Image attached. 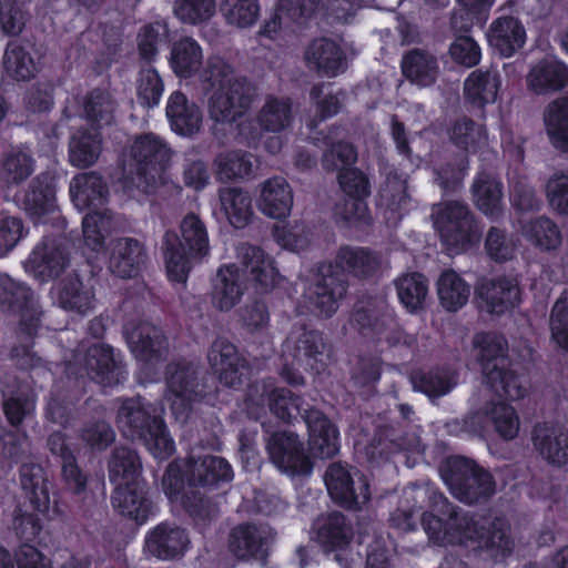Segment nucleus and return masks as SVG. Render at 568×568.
I'll list each match as a JSON object with an SVG mask.
<instances>
[{
	"label": "nucleus",
	"instance_id": "nucleus-1",
	"mask_svg": "<svg viewBox=\"0 0 568 568\" xmlns=\"http://www.w3.org/2000/svg\"><path fill=\"white\" fill-rule=\"evenodd\" d=\"M424 511L423 528L434 545H473L504 556L511 549L501 520L479 523L468 513L458 510L430 484L412 485L404 489V505L390 516V524L400 531L416 528L415 511Z\"/></svg>",
	"mask_w": 568,
	"mask_h": 568
},
{
	"label": "nucleus",
	"instance_id": "nucleus-2",
	"mask_svg": "<svg viewBox=\"0 0 568 568\" xmlns=\"http://www.w3.org/2000/svg\"><path fill=\"white\" fill-rule=\"evenodd\" d=\"M200 81L207 94L209 115L216 123L235 121L253 101L252 84L239 75L234 65L222 55L207 58L200 72Z\"/></svg>",
	"mask_w": 568,
	"mask_h": 568
},
{
	"label": "nucleus",
	"instance_id": "nucleus-3",
	"mask_svg": "<svg viewBox=\"0 0 568 568\" xmlns=\"http://www.w3.org/2000/svg\"><path fill=\"white\" fill-rule=\"evenodd\" d=\"M162 248L169 278L184 283L193 261H200L210 253L209 233L204 222L194 213L186 214L180 223V236L166 232Z\"/></svg>",
	"mask_w": 568,
	"mask_h": 568
},
{
	"label": "nucleus",
	"instance_id": "nucleus-4",
	"mask_svg": "<svg viewBox=\"0 0 568 568\" xmlns=\"http://www.w3.org/2000/svg\"><path fill=\"white\" fill-rule=\"evenodd\" d=\"M475 356L481 368L484 383L498 396L523 398L526 383L508 368L507 343L494 333H478L473 338Z\"/></svg>",
	"mask_w": 568,
	"mask_h": 568
},
{
	"label": "nucleus",
	"instance_id": "nucleus-5",
	"mask_svg": "<svg viewBox=\"0 0 568 568\" xmlns=\"http://www.w3.org/2000/svg\"><path fill=\"white\" fill-rule=\"evenodd\" d=\"M171 150L158 135L148 133L138 136L130 148V159L124 164V187L150 192L170 161Z\"/></svg>",
	"mask_w": 568,
	"mask_h": 568
},
{
	"label": "nucleus",
	"instance_id": "nucleus-6",
	"mask_svg": "<svg viewBox=\"0 0 568 568\" xmlns=\"http://www.w3.org/2000/svg\"><path fill=\"white\" fill-rule=\"evenodd\" d=\"M432 219L443 245L450 255L459 254L479 242V227L468 207L458 201L434 205Z\"/></svg>",
	"mask_w": 568,
	"mask_h": 568
},
{
	"label": "nucleus",
	"instance_id": "nucleus-7",
	"mask_svg": "<svg viewBox=\"0 0 568 568\" xmlns=\"http://www.w3.org/2000/svg\"><path fill=\"white\" fill-rule=\"evenodd\" d=\"M440 476L452 495L468 505L486 500L495 493L493 476L464 457L446 459Z\"/></svg>",
	"mask_w": 568,
	"mask_h": 568
},
{
	"label": "nucleus",
	"instance_id": "nucleus-8",
	"mask_svg": "<svg viewBox=\"0 0 568 568\" xmlns=\"http://www.w3.org/2000/svg\"><path fill=\"white\" fill-rule=\"evenodd\" d=\"M266 406L278 418L288 422L300 413L301 398L290 389L277 387L273 379L255 382L247 389V412L258 418Z\"/></svg>",
	"mask_w": 568,
	"mask_h": 568
},
{
	"label": "nucleus",
	"instance_id": "nucleus-9",
	"mask_svg": "<svg viewBox=\"0 0 568 568\" xmlns=\"http://www.w3.org/2000/svg\"><path fill=\"white\" fill-rule=\"evenodd\" d=\"M0 311L19 315L20 331L28 337L37 332L41 312L34 293L7 274H0Z\"/></svg>",
	"mask_w": 568,
	"mask_h": 568
},
{
	"label": "nucleus",
	"instance_id": "nucleus-10",
	"mask_svg": "<svg viewBox=\"0 0 568 568\" xmlns=\"http://www.w3.org/2000/svg\"><path fill=\"white\" fill-rule=\"evenodd\" d=\"M165 400L170 404L174 418L185 423L193 400L200 395L197 367L189 363H174L168 367Z\"/></svg>",
	"mask_w": 568,
	"mask_h": 568
},
{
	"label": "nucleus",
	"instance_id": "nucleus-11",
	"mask_svg": "<svg viewBox=\"0 0 568 568\" xmlns=\"http://www.w3.org/2000/svg\"><path fill=\"white\" fill-rule=\"evenodd\" d=\"M324 479L329 496L346 508L361 509L369 500L367 479L358 470L334 463L327 468Z\"/></svg>",
	"mask_w": 568,
	"mask_h": 568
},
{
	"label": "nucleus",
	"instance_id": "nucleus-12",
	"mask_svg": "<svg viewBox=\"0 0 568 568\" xmlns=\"http://www.w3.org/2000/svg\"><path fill=\"white\" fill-rule=\"evenodd\" d=\"M70 265L67 240L43 237L23 263L24 271L34 278L45 282L59 276Z\"/></svg>",
	"mask_w": 568,
	"mask_h": 568
},
{
	"label": "nucleus",
	"instance_id": "nucleus-13",
	"mask_svg": "<svg viewBox=\"0 0 568 568\" xmlns=\"http://www.w3.org/2000/svg\"><path fill=\"white\" fill-rule=\"evenodd\" d=\"M266 449L272 463L281 471L290 476H307L312 473V463L296 434H273L266 443Z\"/></svg>",
	"mask_w": 568,
	"mask_h": 568
},
{
	"label": "nucleus",
	"instance_id": "nucleus-14",
	"mask_svg": "<svg viewBox=\"0 0 568 568\" xmlns=\"http://www.w3.org/2000/svg\"><path fill=\"white\" fill-rule=\"evenodd\" d=\"M124 334L129 347L143 369L154 367L163 361L168 354V343L162 331L150 324H126Z\"/></svg>",
	"mask_w": 568,
	"mask_h": 568
},
{
	"label": "nucleus",
	"instance_id": "nucleus-15",
	"mask_svg": "<svg viewBox=\"0 0 568 568\" xmlns=\"http://www.w3.org/2000/svg\"><path fill=\"white\" fill-rule=\"evenodd\" d=\"M485 422L489 423L494 430L505 440L514 439L519 432V416L513 406L505 402L488 403L483 413L469 415L464 420L465 432L483 436L485 432Z\"/></svg>",
	"mask_w": 568,
	"mask_h": 568
},
{
	"label": "nucleus",
	"instance_id": "nucleus-16",
	"mask_svg": "<svg viewBox=\"0 0 568 568\" xmlns=\"http://www.w3.org/2000/svg\"><path fill=\"white\" fill-rule=\"evenodd\" d=\"M346 294V282L334 273L333 264H323L308 286L306 297L318 315L329 317L338 308L339 301Z\"/></svg>",
	"mask_w": 568,
	"mask_h": 568
},
{
	"label": "nucleus",
	"instance_id": "nucleus-17",
	"mask_svg": "<svg viewBox=\"0 0 568 568\" xmlns=\"http://www.w3.org/2000/svg\"><path fill=\"white\" fill-rule=\"evenodd\" d=\"M114 509L122 516L143 525L154 516L156 509L148 497L145 483L141 479L128 485L115 486L112 495Z\"/></svg>",
	"mask_w": 568,
	"mask_h": 568
},
{
	"label": "nucleus",
	"instance_id": "nucleus-18",
	"mask_svg": "<svg viewBox=\"0 0 568 568\" xmlns=\"http://www.w3.org/2000/svg\"><path fill=\"white\" fill-rule=\"evenodd\" d=\"M0 392L3 413L11 425H19L33 414L36 394L27 382L8 375L0 382Z\"/></svg>",
	"mask_w": 568,
	"mask_h": 568
},
{
	"label": "nucleus",
	"instance_id": "nucleus-19",
	"mask_svg": "<svg viewBox=\"0 0 568 568\" xmlns=\"http://www.w3.org/2000/svg\"><path fill=\"white\" fill-rule=\"evenodd\" d=\"M207 361L219 381L234 387L242 382L246 372V362L239 354L236 347L224 338H217L211 345Z\"/></svg>",
	"mask_w": 568,
	"mask_h": 568
},
{
	"label": "nucleus",
	"instance_id": "nucleus-20",
	"mask_svg": "<svg viewBox=\"0 0 568 568\" xmlns=\"http://www.w3.org/2000/svg\"><path fill=\"white\" fill-rule=\"evenodd\" d=\"M481 307L489 313L503 314L520 301V288L516 277L501 276L483 280L476 287Z\"/></svg>",
	"mask_w": 568,
	"mask_h": 568
},
{
	"label": "nucleus",
	"instance_id": "nucleus-21",
	"mask_svg": "<svg viewBox=\"0 0 568 568\" xmlns=\"http://www.w3.org/2000/svg\"><path fill=\"white\" fill-rule=\"evenodd\" d=\"M78 364L82 365L81 359L77 355L74 363H70L67 369L80 375L85 373L90 378L103 385H112L120 382L122 372L109 346L94 344L89 347L84 357V364L80 371H75L74 366Z\"/></svg>",
	"mask_w": 568,
	"mask_h": 568
},
{
	"label": "nucleus",
	"instance_id": "nucleus-22",
	"mask_svg": "<svg viewBox=\"0 0 568 568\" xmlns=\"http://www.w3.org/2000/svg\"><path fill=\"white\" fill-rule=\"evenodd\" d=\"M274 534L267 526L242 525L230 536V550L239 558L264 559Z\"/></svg>",
	"mask_w": 568,
	"mask_h": 568
},
{
	"label": "nucleus",
	"instance_id": "nucleus-23",
	"mask_svg": "<svg viewBox=\"0 0 568 568\" xmlns=\"http://www.w3.org/2000/svg\"><path fill=\"white\" fill-rule=\"evenodd\" d=\"M293 206V191L283 178H272L260 185L258 210L267 217L286 219Z\"/></svg>",
	"mask_w": 568,
	"mask_h": 568
},
{
	"label": "nucleus",
	"instance_id": "nucleus-24",
	"mask_svg": "<svg viewBox=\"0 0 568 568\" xmlns=\"http://www.w3.org/2000/svg\"><path fill=\"white\" fill-rule=\"evenodd\" d=\"M166 118L174 132L183 136L197 133L202 126L203 115L200 108L181 91L170 94L165 108Z\"/></svg>",
	"mask_w": 568,
	"mask_h": 568
},
{
	"label": "nucleus",
	"instance_id": "nucleus-25",
	"mask_svg": "<svg viewBox=\"0 0 568 568\" xmlns=\"http://www.w3.org/2000/svg\"><path fill=\"white\" fill-rule=\"evenodd\" d=\"M382 264L381 256L365 247H341L333 265L334 273L342 278L344 274H351L358 278H366L375 275Z\"/></svg>",
	"mask_w": 568,
	"mask_h": 568
},
{
	"label": "nucleus",
	"instance_id": "nucleus-26",
	"mask_svg": "<svg viewBox=\"0 0 568 568\" xmlns=\"http://www.w3.org/2000/svg\"><path fill=\"white\" fill-rule=\"evenodd\" d=\"M145 261L142 244L130 237L118 239L111 244L109 270L114 275L129 278L135 276Z\"/></svg>",
	"mask_w": 568,
	"mask_h": 568
},
{
	"label": "nucleus",
	"instance_id": "nucleus-27",
	"mask_svg": "<svg viewBox=\"0 0 568 568\" xmlns=\"http://www.w3.org/2000/svg\"><path fill=\"white\" fill-rule=\"evenodd\" d=\"M245 292L243 275L234 264L219 268L213 281L212 303L215 308L227 312L240 303Z\"/></svg>",
	"mask_w": 568,
	"mask_h": 568
},
{
	"label": "nucleus",
	"instance_id": "nucleus-28",
	"mask_svg": "<svg viewBox=\"0 0 568 568\" xmlns=\"http://www.w3.org/2000/svg\"><path fill=\"white\" fill-rule=\"evenodd\" d=\"M189 542V537L183 529L168 524L158 525L145 538L146 550L160 559L183 555Z\"/></svg>",
	"mask_w": 568,
	"mask_h": 568
},
{
	"label": "nucleus",
	"instance_id": "nucleus-29",
	"mask_svg": "<svg viewBox=\"0 0 568 568\" xmlns=\"http://www.w3.org/2000/svg\"><path fill=\"white\" fill-rule=\"evenodd\" d=\"M303 418L308 428L310 447L315 456L333 457L338 452L337 430L318 410L307 409Z\"/></svg>",
	"mask_w": 568,
	"mask_h": 568
},
{
	"label": "nucleus",
	"instance_id": "nucleus-30",
	"mask_svg": "<svg viewBox=\"0 0 568 568\" xmlns=\"http://www.w3.org/2000/svg\"><path fill=\"white\" fill-rule=\"evenodd\" d=\"M237 257L250 274L252 281L268 290L274 287L280 280V274L274 265V260L262 248L250 244L237 247Z\"/></svg>",
	"mask_w": 568,
	"mask_h": 568
},
{
	"label": "nucleus",
	"instance_id": "nucleus-31",
	"mask_svg": "<svg viewBox=\"0 0 568 568\" xmlns=\"http://www.w3.org/2000/svg\"><path fill=\"white\" fill-rule=\"evenodd\" d=\"M70 196L79 211L97 209L106 202L109 190L98 173L87 172L72 178Z\"/></svg>",
	"mask_w": 568,
	"mask_h": 568
},
{
	"label": "nucleus",
	"instance_id": "nucleus-32",
	"mask_svg": "<svg viewBox=\"0 0 568 568\" xmlns=\"http://www.w3.org/2000/svg\"><path fill=\"white\" fill-rule=\"evenodd\" d=\"M527 85L537 94L560 90L568 85V68L556 58H545L531 67Z\"/></svg>",
	"mask_w": 568,
	"mask_h": 568
},
{
	"label": "nucleus",
	"instance_id": "nucleus-33",
	"mask_svg": "<svg viewBox=\"0 0 568 568\" xmlns=\"http://www.w3.org/2000/svg\"><path fill=\"white\" fill-rule=\"evenodd\" d=\"M311 69L327 77H335L346 69L345 55L339 45L328 39H317L311 43L304 54Z\"/></svg>",
	"mask_w": 568,
	"mask_h": 568
},
{
	"label": "nucleus",
	"instance_id": "nucleus-34",
	"mask_svg": "<svg viewBox=\"0 0 568 568\" xmlns=\"http://www.w3.org/2000/svg\"><path fill=\"white\" fill-rule=\"evenodd\" d=\"M500 83L497 71L475 70L464 82V98L470 105L483 109L496 102Z\"/></svg>",
	"mask_w": 568,
	"mask_h": 568
},
{
	"label": "nucleus",
	"instance_id": "nucleus-35",
	"mask_svg": "<svg viewBox=\"0 0 568 568\" xmlns=\"http://www.w3.org/2000/svg\"><path fill=\"white\" fill-rule=\"evenodd\" d=\"M402 70L410 83L427 88L436 82L439 75V63L429 51L413 49L403 57Z\"/></svg>",
	"mask_w": 568,
	"mask_h": 568
},
{
	"label": "nucleus",
	"instance_id": "nucleus-36",
	"mask_svg": "<svg viewBox=\"0 0 568 568\" xmlns=\"http://www.w3.org/2000/svg\"><path fill=\"white\" fill-rule=\"evenodd\" d=\"M532 444L549 464L560 467L568 463V434L551 426L538 425L532 433Z\"/></svg>",
	"mask_w": 568,
	"mask_h": 568
},
{
	"label": "nucleus",
	"instance_id": "nucleus-37",
	"mask_svg": "<svg viewBox=\"0 0 568 568\" xmlns=\"http://www.w3.org/2000/svg\"><path fill=\"white\" fill-rule=\"evenodd\" d=\"M151 409L140 397L124 400L118 413V426L123 436L132 440L142 438L154 417Z\"/></svg>",
	"mask_w": 568,
	"mask_h": 568
},
{
	"label": "nucleus",
	"instance_id": "nucleus-38",
	"mask_svg": "<svg viewBox=\"0 0 568 568\" xmlns=\"http://www.w3.org/2000/svg\"><path fill=\"white\" fill-rule=\"evenodd\" d=\"M526 40L523 24L514 17H503L489 28L488 41L503 57H510L519 50Z\"/></svg>",
	"mask_w": 568,
	"mask_h": 568
},
{
	"label": "nucleus",
	"instance_id": "nucleus-39",
	"mask_svg": "<svg viewBox=\"0 0 568 568\" xmlns=\"http://www.w3.org/2000/svg\"><path fill=\"white\" fill-rule=\"evenodd\" d=\"M520 232L534 247L541 252L557 251L562 244L559 226L545 215L523 222Z\"/></svg>",
	"mask_w": 568,
	"mask_h": 568
},
{
	"label": "nucleus",
	"instance_id": "nucleus-40",
	"mask_svg": "<svg viewBox=\"0 0 568 568\" xmlns=\"http://www.w3.org/2000/svg\"><path fill=\"white\" fill-rule=\"evenodd\" d=\"M169 62L178 78L189 79L200 70L203 50L193 38H182L173 43Z\"/></svg>",
	"mask_w": 568,
	"mask_h": 568
},
{
	"label": "nucleus",
	"instance_id": "nucleus-41",
	"mask_svg": "<svg viewBox=\"0 0 568 568\" xmlns=\"http://www.w3.org/2000/svg\"><path fill=\"white\" fill-rule=\"evenodd\" d=\"M59 304L62 308L80 315H87L95 307L93 287L77 276L68 277L59 286Z\"/></svg>",
	"mask_w": 568,
	"mask_h": 568
},
{
	"label": "nucleus",
	"instance_id": "nucleus-42",
	"mask_svg": "<svg viewBox=\"0 0 568 568\" xmlns=\"http://www.w3.org/2000/svg\"><path fill=\"white\" fill-rule=\"evenodd\" d=\"M21 486L32 506L42 515H49L51 499L48 481L41 466L37 464H23L20 470Z\"/></svg>",
	"mask_w": 568,
	"mask_h": 568
},
{
	"label": "nucleus",
	"instance_id": "nucleus-43",
	"mask_svg": "<svg viewBox=\"0 0 568 568\" xmlns=\"http://www.w3.org/2000/svg\"><path fill=\"white\" fill-rule=\"evenodd\" d=\"M233 476L230 464L222 457L204 456L192 459L187 465V480L191 485H213L219 480H231Z\"/></svg>",
	"mask_w": 568,
	"mask_h": 568
},
{
	"label": "nucleus",
	"instance_id": "nucleus-44",
	"mask_svg": "<svg viewBox=\"0 0 568 568\" xmlns=\"http://www.w3.org/2000/svg\"><path fill=\"white\" fill-rule=\"evenodd\" d=\"M316 538L327 550L346 546L353 531L344 515L332 513L318 518L315 523Z\"/></svg>",
	"mask_w": 568,
	"mask_h": 568
},
{
	"label": "nucleus",
	"instance_id": "nucleus-45",
	"mask_svg": "<svg viewBox=\"0 0 568 568\" xmlns=\"http://www.w3.org/2000/svg\"><path fill=\"white\" fill-rule=\"evenodd\" d=\"M292 345L295 346V359L305 367L318 373L326 365V355L324 354L325 344L322 334L318 332H303L297 341L290 338L285 347L290 349Z\"/></svg>",
	"mask_w": 568,
	"mask_h": 568
},
{
	"label": "nucleus",
	"instance_id": "nucleus-46",
	"mask_svg": "<svg viewBox=\"0 0 568 568\" xmlns=\"http://www.w3.org/2000/svg\"><path fill=\"white\" fill-rule=\"evenodd\" d=\"M440 305L450 312L458 311L469 300L470 285L455 271H445L436 283Z\"/></svg>",
	"mask_w": 568,
	"mask_h": 568
},
{
	"label": "nucleus",
	"instance_id": "nucleus-47",
	"mask_svg": "<svg viewBox=\"0 0 568 568\" xmlns=\"http://www.w3.org/2000/svg\"><path fill=\"white\" fill-rule=\"evenodd\" d=\"M292 121V103L286 98H266L256 115V123L260 130L274 133L287 129Z\"/></svg>",
	"mask_w": 568,
	"mask_h": 568
},
{
	"label": "nucleus",
	"instance_id": "nucleus-48",
	"mask_svg": "<svg viewBox=\"0 0 568 568\" xmlns=\"http://www.w3.org/2000/svg\"><path fill=\"white\" fill-rule=\"evenodd\" d=\"M222 211L236 229H243L253 216L250 194L237 187H225L219 193Z\"/></svg>",
	"mask_w": 568,
	"mask_h": 568
},
{
	"label": "nucleus",
	"instance_id": "nucleus-49",
	"mask_svg": "<svg viewBox=\"0 0 568 568\" xmlns=\"http://www.w3.org/2000/svg\"><path fill=\"white\" fill-rule=\"evenodd\" d=\"M473 196L476 206L486 216L497 219L503 212L501 184L488 174H479L473 184Z\"/></svg>",
	"mask_w": 568,
	"mask_h": 568
},
{
	"label": "nucleus",
	"instance_id": "nucleus-50",
	"mask_svg": "<svg viewBox=\"0 0 568 568\" xmlns=\"http://www.w3.org/2000/svg\"><path fill=\"white\" fill-rule=\"evenodd\" d=\"M397 296L410 313L423 308L428 296V282L417 272L406 273L395 280Z\"/></svg>",
	"mask_w": 568,
	"mask_h": 568
},
{
	"label": "nucleus",
	"instance_id": "nucleus-51",
	"mask_svg": "<svg viewBox=\"0 0 568 568\" xmlns=\"http://www.w3.org/2000/svg\"><path fill=\"white\" fill-rule=\"evenodd\" d=\"M320 2L321 0H278L275 17L261 28L260 34L273 38L277 33L282 20L297 21L310 17L317 9Z\"/></svg>",
	"mask_w": 568,
	"mask_h": 568
},
{
	"label": "nucleus",
	"instance_id": "nucleus-52",
	"mask_svg": "<svg viewBox=\"0 0 568 568\" xmlns=\"http://www.w3.org/2000/svg\"><path fill=\"white\" fill-rule=\"evenodd\" d=\"M545 125L551 144L568 152V97L554 101L545 113Z\"/></svg>",
	"mask_w": 568,
	"mask_h": 568
},
{
	"label": "nucleus",
	"instance_id": "nucleus-53",
	"mask_svg": "<svg viewBox=\"0 0 568 568\" xmlns=\"http://www.w3.org/2000/svg\"><path fill=\"white\" fill-rule=\"evenodd\" d=\"M102 150L98 132L77 131L69 144L70 162L78 168H88L97 162Z\"/></svg>",
	"mask_w": 568,
	"mask_h": 568
},
{
	"label": "nucleus",
	"instance_id": "nucleus-54",
	"mask_svg": "<svg viewBox=\"0 0 568 568\" xmlns=\"http://www.w3.org/2000/svg\"><path fill=\"white\" fill-rule=\"evenodd\" d=\"M141 464L136 454L126 447L114 449L109 463V477L115 485H128L141 480Z\"/></svg>",
	"mask_w": 568,
	"mask_h": 568
},
{
	"label": "nucleus",
	"instance_id": "nucleus-55",
	"mask_svg": "<svg viewBox=\"0 0 568 568\" xmlns=\"http://www.w3.org/2000/svg\"><path fill=\"white\" fill-rule=\"evenodd\" d=\"M113 219L109 211H93L82 220L84 246L93 253L104 248V242L111 232Z\"/></svg>",
	"mask_w": 568,
	"mask_h": 568
},
{
	"label": "nucleus",
	"instance_id": "nucleus-56",
	"mask_svg": "<svg viewBox=\"0 0 568 568\" xmlns=\"http://www.w3.org/2000/svg\"><path fill=\"white\" fill-rule=\"evenodd\" d=\"M220 10L226 24L248 29L257 22L261 8L258 0H222Z\"/></svg>",
	"mask_w": 568,
	"mask_h": 568
},
{
	"label": "nucleus",
	"instance_id": "nucleus-57",
	"mask_svg": "<svg viewBox=\"0 0 568 568\" xmlns=\"http://www.w3.org/2000/svg\"><path fill=\"white\" fill-rule=\"evenodd\" d=\"M450 141L459 149L477 152L487 144L485 126L467 118L458 119L449 130Z\"/></svg>",
	"mask_w": 568,
	"mask_h": 568
},
{
	"label": "nucleus",
	"instance_id": "nucleus-58",
	"mask_svg": "<svg viewBox=\"0 0 568 568\" xmlns=\"http://www.w3.org/2000/svg\"><path fill=\"white\" fill-rule=\"evenodd\" d=\"M24 210L37 219L44 215H55V196L48 182L36 179L22 200Z\"/></svg>",
	"mask_w": 568,
	"mask_h": 568
},
{
	"label": "nucleus",
	"instance_id": "nucleus-59",
	"mask_svg": "<svg viewBox=\"0 0 568 568\" xmlns=\"http://www.w3.org/2000/svg\"><path fill=\"white\" fill-rule=\"evenodd\" d=\"M214 165L219 180L232 181L250 175L253 161L251 155L242 151H225L215 158Z\"/></svg>",
	"mask_w": 568,
	"mask_h": 568
},
{
	"label": "nucleus",
	"instance_id": "nucleus-60",
	"mask_svg": "<svg viewBox=\"0 0 568 568\" xmlns=\"http://www.w3.org/2000/svg\"><path fill=\"white\" fill-rule=\"evenodd\" d=\"M215 0H174L173 13L183 24L200 26L216 13Z\"/></svg>",
	"mask_w": 568,
	"mask_h": 568
},
{
	"label": "nucleus",
	"instance_id": "nucleus-61",
	"mask_svg": "<svg viewBox=\"0 0 568 568\" xmlns=\"http://www.w3.org/2000/svg\"><path fill=\"white\" fill-rule=\"evenodd\" d=\"M6 73L16 80H29L37 72V65L31 55L18 43L10 42L3 57Z\"/></svg>",
	"mask_w": 568,
	"mask_h": 568
},
{
	"label": "nucleus",
	"instance_id": "nucleus-62",
	"mask_svg": "<svg viewBox=\"0 0 568 568\" xmlns=\"http://www.w3.org/2000/svg\"><path fill=\"white\" fill-rule=\"evenodd\" d=\"M164 92V83L153 67L141 69L136 79V98L144 108L156 106Z\"/></svg>",
	"mask_w": 568,
	"mask_h": 568
},
{
	"label": "nucleus",
	"instance_id": "nucleus-63",
	"mask_svg": "<svg viewBox=\"0 0 568 568\" xmlns=\"http://www.w3.org/2000/svg\"><path fill=\"white\" fill-rule=\"evenodd\" d=\"M410 381L415 390L426 394L429 398L444 396L455 386L453 376L446 371L416 372Z\"/></svg>",
	"mask_w": 568,
	"mask_h": 568
},
{
	"label": "nucleus",
	"instance_id": "nucleus-64",
	"mask_svg": "<svg viewBox=\"0 0 568 568\" xmlns=\"http://www.w3.org/2000/svg\"><path fill=\"white\" fill-rule=\"evenodd\" d=\"M140 439L143 440L148 450L158 459L169 458L175 449L174 442L169 435L163 420L155 415L152 424L149 425L144 436Z\"/></svg>",
	"mask_w": 568,
	"mask_h": 568
}]
</instances>
